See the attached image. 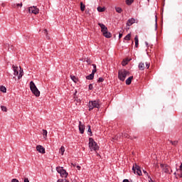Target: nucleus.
<instances>
[{"instance_id": "f257e3e1", "label": "nucleus", "mask_w": 182, "mask_h": 182, "mask_svg": "<svg viewBox=\"0 0 182 182\" xmlns=\"http://www.w3.org/2000/svg\"><path fill=\"white\" fill-rule=\"evenodd\" d=\"M30 90L36 97H39V96H41V92L38 90V87L33 81L30 82Z\"/></svg>"}, {"instance_id": "f03ea898", "label": "nucleus", "mask_w": 182, "mask_h": 182, "mask_svg": "<svg viewBox=\"0 0 182 182\" xmlns=\"http://www.w3.org/2000/svg\"><path fill=\"white\" fill-rule=\"evenodd\" d=\"M129 73H129V71L126 70H119L118 71V78L122 82H124V80H126V77H127V76H129Z\"/></svg>"}, {"instance_id": "7ed1b4c3", "label": "nucleus", "mask_w": 182, "mask_h": 182, "mask_svg": "<svg viewBox=\"0 0 182 182\" xmlns=\"http://www.w3.org/2000/svg\"><path fill=\"white\" fill-rule=\"evenodd\" d=\"M14 70V76H18V79H21L22 76H23V70H21V67L18 68V66L13 65L12 66ZM20 69V73H19Z\"/></svg>"}, {"instance_id": "20e7f679", "label": "nucleus", "mask_w": 182, "mask_h": 182, "mask_svg": "<svg viewBox=\"0 0 182 182\" xmlns=\"http://www.w3.org/2000/svg\"><path fill=\"white\" fill-rule=\"evenodd\" d=\"M89 111L93 110V109H100V105H99V101H90L89 102Z\"/></svg>"}, {"instance_id": "39448f33", "label": "nucleus", "mask_w": 182, "mask_h": 182, "mask_svg": "<svg viewBox=\"0 0 182 182\" xmlns=\"http://www.w3.org/2000/svg\"><path fill=\"white\" fill-rule=\"evenodd\" d=\"M89 146L91 150H94V151H96L99 149V146H97V143L95 141V139L93 138H89Z\"/></svg>"}, {"instance_id": "423d86ee", "label": "nucleus", "mask_w": 182, "mask_h": 182, "mask_svg": "<svg viewBox=\"0 0 182 182\" xmlns=\"http://www.w3.org/2000/svg\"><path fill=\"white\" fill-rule=\"evenodd\" d=\"M132 171H134V174H137V176H142L141 169L139 165L135 164V166L132 167Z\"/></svg>"}, {"instance_id": "0eeeda50", "label": "nucleus", "mask_w": 182, "mask_h": 182, "mask_svg": "<svg viewBox=\"0 0 182 182\" xmlns=\"http://www.w3.org/2000/svg\"><path fill=\"white\" fill-rule=\"evenodd\" d=\"M28 12L29 14H34V15H36L39 14V9L36 8V6H31L28 8Z\"/></svg>"}, {"instance_id": "6e6552de", "label": "nucleus", "mask_w": 182, "mask_h": 182, "mask_svg": "<svg viewBox=\"0 0 182 182\" xmlns=\"http://www.w3.org/2000/svg\"><path fill=\"white\" fill-rule=\"evenodd\" d=\"M161 167L163 168V171L166 173L167 174H171V168L168 166V165H163L161 164Z\"/></svg>"}, {"instance_id": "1a4fd4ad", "label": "nucleus", "mask_w": 182, "mask_h": 182, "mask_svg": "<svg viewBox=\"0 0 182 182\" xmlns=\"http://www.w3.org/2000/svg\"><path fill=\"white\" fill-rule=\"evenodd\" d=\"M36 150L38 151V153H41V154H45V147H43L41 145H37L36 146Z\"/></svg>"}, {"instance_id": "9d476101", "label": "nucleus", "mask_w": 182, "mask_h": 182, "mask_svg": "<svg viewBox=\"0 0 182 182\" xmlns=\"http://www.w3.org/2000/svg\"><path fill=\"white\" fill-rule=\"evenodd\" d=\"M79 131H80V133L81 134H83V133H85V124H82V122H79Z\"/></svg>"}, {"instance_id": "9b49d317", "label": "nucleus", "mask_w": 182, "mask_h": 182, "mask_svg": "<svg viewBox=\"0 0 182 182\" xmlns=\"http://www.w3.org/2000/svg\"><path fill=\"white\" fill-rule=\"evenodd\" d=\"M99 26L101 28V32L102 33H105V32H107V27H106V26L102 23H98Z\"/></svg>"}, {"instance_id": "f8f14e48", "label": "nucleus", "mask_w": 182, "mask_h": 182, "mask_svg": "<svg viewBox=\"0 0 182 182\" xmlns=\"http://www.w3.org/2000/svg\"><path fill=\"white\" fill-rule=\"evenodd\" d=\"M174 174H178V176L182 178V163L179 166V168L176 170V172H175Z\"/></svg>"}, {"instance_id": "ddd939ff", "label": "nucleus", "mask_w": 182, "mask_h": 182, "mask_svg": "<svg viewBox=\"0 0 182 182\" xmlns=\"http://www.w3.org/2000/svg\"><path fill=\"white\" fill-rule=\"evenodd\" d=\"M134 22H136V20L133 18H129L127 21V26H132V25H133V23H134Z\"/></svg>"}, {"instance_id": "4468645a", "label": "nucleus", "mask_w": 182, "mask_h": 182, "mask_svg": "<svg viewBox=\"0 0 182 182\" xmlns=\"http://www.w3.org/2000/svg\"><path fill=\"white\" fill-rule=\"evenodd\" d=\"M102 35L103 36H105V38H109L112 37V33H110V32H109L108 31H105V33H102Z\"/></svg>"}, {"instance_id": "2eb2a0df", "label": "nucleus", "mask_w": 182, "mask_h": 182, "mask_svg": "<svg viewBox=\"0 0 182 182\" xmlns=\"http://www.w3.org/2000/svg\"><path fill=\"white\" fill-rule=\"evenodd\" d=\"M132 80H133V76H130L126 80V85H131Z\"/></svg>"}, {"instance_id": "dca6fc26", "label": "nucleus", "mask_w": 182, "mask_h": 182, "mask_svg": "<svg viewBox=\"0 0 182 182\" xmlns=\"http://www.w3.org/2000/svg\"><path fill=\"white\" fill-rule=\"evenodd\" d=\"M134 41H135V48H139V36H136L134 37Z\"/></svg>"}, {"instance_id": "f3484780", "label": "nucleus", "mask_w": 182, "mask_h": 182, "mask_svg": "<svg viewBox=\"0 0 182 182\" xmlns=\"http://www.w3.org/2000/svg\"><path fill=\"white\" fill-rule=\"evenodd\" d=\"M60 174L61 177H68V173H66V171L65 169H63Z\"/></svg>"}, {"instance_id": "a211bd4d", "label": "nucleus", "mask_w": 182, "mask_h": 182, "mask_svg": "<svg viewBox=\"0 0 182 182\" xmlns=\"http://www.w3.org/2000/svg\"><path fill=\"white\" fill-rule=\"evenodd\" d=\"M93 77H95V75H93V74H90L89 75H87V76L86 77V79H87V80H93Z\"/></svg>"}, {"instance_id": "6ab92c4d", "label": "nucleus", "mask_w": 182, "mask_h": 182, "mask_svg": "<svg viewBox=\"0 0 182 182\" xmlns=\"http://www.w3.org/2000/svg\"><path fill=\"white\" fill-rule=\"evenodd\" d=\"M139 69L140 70H144V63H139Z\"/></svg>"}, {"instance_id": "aec40b11", "label": "nucleus", "mask_w": 182, "mask_h": 182, "mask_svg": "<svg viewBox=\"0 0 182 182\" xmlns=\"http://www.w3.org/2000/svg\"><path fill=\"white\" fill-rule=\"evenodd\" d=\"M115 11L117 14H122V12H123V9L120 7H115Z\"/></svg>"}, {"instance_id": "412c9836", "label": "nucleus", "mask_w": 182, "mask_h": 182, "mask_svg": "<svg viewBox=\"0 0 182 182\" xmlns=\"http://www.w3.org/2000/svg\"><path fill=\"white\" fill-rule=\"evenodd\" d=\"M132 38V34L131 33H129V34H127L125 37H124V41H130V38Z\"/></svg>"}, {"instance_id": "4be33fe9", "label": "nucleus", "mask_w": 182, "mask_h": 182, "mask_svg": "<svg viewBox=\"0 0 182 182\" xmlns=\"http://www.w3.org/2000/svg\"><path fill=\"white\" fill-rule=\"evenodd\" d=\"M0 92H2L3 93H6V87H5V86H1Z\"/></svg>"}, {"instance_id": "5701e85b", "label": "nucleus", "mask_w": 182, "mask_h": 182, "mask_svg": "<svg viewBox=\"0 0 182 182\" xmlns=\"http://www.w3.org/2000/svg\"><path fill=\"white\" fill-rule=\"evenodd\" d=\"M43 136L44 139L48 137V131H46V129H43Z\"/></svg>"}, {"instance_id": "b1692460", "label": "nucleus", "mask_w": 182, "mask_h": 182, "mask_svg": "<svg viewBox=\"0 0 182 182\" xmlns=\"http://www.w3.org/2000/svg\"><path fill=\"white\" fill-rule=\"evenodd\" d=\"M88 127V130H87V133H88V136H92V129L90 128V125L87 126Z\"/></svg>"}, {"instance_id": "393cba45", "label": "nucleus", "mask_w": 182, "mask_h": 182, "mask_svg": "<svg viewBox=\"0 0 182 182\" xmlns=\"http://www.w3.org/2000/svg\"><path fill=\"white\" fill-rule=\"evenodd\" d=\"M86 8V6H85V4H83L82 2L80 3V9L82 11V12H83L85 11V9Z\"/></svg>"}, {"instance_id": "a878e982", "label": "nucleus", "mask_w": 182, "mask_h": 182, "mask_svg": "<svg viewBox=\"0 0 182 182\" xmlns=\"http://www.w3.org/2000/svg\"><path fill=\"white\" fill-rule=\"evenodd\" d=\"M63 169V167H60V166L56 167V171H58V173H59V174H60Z\"/></svg>"}, {"instance_id": "bb28decb", "label": "nucleus", "mask_w": 182, "mask_h": 182, "mask_svg": "<svg viewBox=\"0 0 182 182\" xmlns=\"http://www.w3.org/2000/svg\"><path fill=\"white\" fill-rule=\"evenodd\" d=\"M169 141V143H171V144H172V146H177V144H178V141Z\"/></svg>"}, {"instance_id": "cd10ccee", "label": "nucleus", "mask_w": 182, "mask_h": 182, "mask_svg": "<svg viewBox=\"0 0 182 182\" xmlns=\"http://www.w3.org/2000/svg\"><path fill=\"white\" fill-rule=\"evenodd\" d=\"M43 33H44V35H46V39H50V38H49V36H48V30H47V29H45V30L43 31Z\"/></svg>"}, {"instance_id": "c85d7f7f", "label": "nucleus", "mask_w": 182, "mask_h": 182, "mask_svg": "<svg viewBox=\"0 0 182 182\" xmlns=\"http://www.w3.org/2000/svg\"><path fill=\"white\" fill-rule=\"evenodd\" d=\"M60 152L61 153L62 156H63V154L65 153V146L60 147Z\"/></svg>"}, {"instance_id": "c756f323", "label": "nucleus", "mask_w": 182, "mask_h": 182, "mask_svg": "<svg viewBox=\"0 0 182 182\" xmlns=\"http://www.w3.org/2000/svg\"><path fill=\"white\" fill-rule=\"evenodd\" d=\"M134 0H126L127 5H132Z\"/></svg>"}, {"instance_id": "7c9ffc66", "label": "nucleus", "mask_w": 182, "mask_h": 182, "mask_svg": "<svg viewBox=\"0 0 182 182\" xmlns=\"http://www.w3.org/2000/svg\"><path fill=\"white\" fill-rule=\"evenodd\" d=\"M97 11L98 12H105V8H102V7H97Z\"/></svg>"}, {"instance_id": "2f4dec72", "label": "nucleus", "mask_w": 182, "mask_h": 182, "mask_svg": "<svg viewBox=\"0 0 182 182\" xmlns=\"http://www.w3.org/2000/svg\"><path fill=\"white\" fill-rule=\"evenodd\" d=\"M1 109L2 110V112H6V107L4 106V105H1Z\"/></svg>"}, {"instance_id": "473e14b6", "label": "nucleus", "mask_w": 182, "mask_h": 182, "mask_svg": "<svg viewBox=\"0 0 182 182\" xmlns=\"http://www.w3.org/2000/svg\"><path fill=\"white\" fill-rule=\"evenodd\" d=\"M70 78L73 82H76V77L75 75H70Z\"/></svg>"}, {"instance_id": "72a5a7b5", "label": "nucleus", "mask_w": 182, "mask_h": 182, "mask_svg": "<svg viewBox=\"0 0 182 182\" xmlns=\"http://www.w3.org/2000/svg\"><path fill=\"white\" fill-rule=\"evenodd\" d=\"M129 60H123L122 61V66H126V65H127Z\"/></svg>"}, {"instance_id": "f704fd0d", "label": "nucleus", "mask_w": 182, "mask_h": 182, "mask_svg": "<svg viewBox=\"0 0 182 182\" xmlns=\"http://www.w3.org/2000/svg\"><path fill=\"white\" fill-rule=\"evenodd\" d=\"M145 65H146V69H149L150 68V63L146 62L145 63Z\"/></svg>"}, {"instance_id": "c9c22d12", "label": "nucleus", "mask_w": 182, "mask_h": 182, "mask_svg": "<svg viewBox=\"0 0 182 182\" xmlns=\"http://www.w3.org/2000/svg\"><path fill=\"white\" fill-rule=\"evenodd\" d=\"M88 89H89V90H93V85L90 84L89 87H88Z\"/></svg>"}, {"instance_id": "e433bc0d", "label": "nucleus", "mask_w": 182, "mask_h": 182, "mask_svg": "<svg viewBox=\"0 0 182 182\" xmlns=\"http://www.w3.org/2000/svg\"><path fill=\"white\" fill-rule=\"evenodd\" d=\"M104 81H105V79L102 77L98 79L99 82H104Z\"/></svg>"}, {"instance_id": "4c0bfd02", "label": "nucleus", "mask_w": 182, "mask_h": 182, "mask_svg": "<svg viewBox=\"0 0 182 182\" xmlns=\"http://www.w3.org/2000/svg\"><path fill=\"white\" fill-rule=\"evenodd\" d=\"M96 72H97V69H93L91 74L95 75V73H96Z\"/></svg>"}, {"instance_id": "58836bf2", "label": "nucleus", "mask_w": 182, "mask_h": 182, "mask_svg": "<svg viewBox=\"0 0 182 182\" xmlns=\"http://www.w3.org/2000/svg\"><path fill=\"white\" fill-rule=\"evenodd\" d=\"M57 182H66V179H58Z\"/></svg>"}, {"instance_id": "ea45409f", "label": "nucleus", "mask_w": 182, "mask_h": 182, "mask_svg": "<svg viewBox=\"0 0 182 182\" xmlns=\"http://www.w3.org/2000/svg\"><path fill=\"white\" fill-rule=\"evenodd\" d=\"M155 22L156 29H157V16H156Z\"/></svg>"}, {"instance_id": "a19ab883", "label": "nucleus", "mask_w": 182, "mask_h": 182, "mask_svg": "<svg viewBox=\"0 0 182 182\" xmlns=\"http://www.w3.org/2000/svg\"><path fill=\"white\" fill-rule=\"evenodd\" d=\"M143 173L144 174H145V176H147V177H149V173H147L146 171L143 170Z\"/></svg>"}, {"instance_id": "79ce46f5", "label": "nucleus", "mask_w": 182, "mask_h": 182, "mask_svg": "<svg viewBox=\"0 0 182 182\" xmlns=\"http://www.w3.org/2000/svg\"><path fill=\"white\" fill-rule=\"evenodd\" d=\"M11 182H19V181L16 178H14L11 180Z\"/></svg>"}, {"instance_id": "37998d69", "label": "nucleus", "mask_w": 182, "mask_h": 182, "mask_svg": "<svg viewBox=\"0 0 182 182\" xmlns=\"http://www.w3.org/2000/svg\"><path fill=\"white\" fill-rule=\"evenodd\" d=\"M24 182H29V178H24Z\"/></svg>"}, {"instance_id": "c03bdc74", "label": "nucleus", "mask_w": 182, "mask_h": 182, "mask_svg": "<svg viewBox=\"0 0 182 182\" xmlns=\"http://www.w3.org/2000/svg\"><path fill=\"white\" fill-rule=\"evenodd\" d=\"M123 37V33H119V38L120 39L121 38H122Z\"/></svg>"}, {"instance_id": "a18cd8bd", "label": "nucleus", "mask_w": 182, "mask_h": 182, "mask_svg": "<svg viewBox=\"0 0 182 182\" xmlns=\"http://www.w3.org/2000/svg\"><path fill=\"white\" fill-rule=\"evenodd\" d=\"M76 168H77V170H80V168H81L80 166H79V165H77V166H76Z\"/></svg>"}, {"instance_id": "49530a36", "label": "nucleus", "mask_w": 182, "mask_h": 182, "mask_svg": "<svg viewBox=\"0 0 182 182\" xmlns=\"http://www.w3.org/2000/svg\"><path fill=\"white\" fill-rule=\"evenodd\" d=\"M123 182H129V179H124Z\"/></svg>"}, {"instance_id": "de8ad7c7", "label": "nucleus", "mask_w": 182, "mask_h": 182, "mask_svg": "<svg viewBox=\"0 0 182 182\" xmlns=\"http://www.w3.org/2000/svg\"><path fill=\"white\" fill-rule=\"evenodd\" d=\"M92 67H93V69H96V65L95 64H92Z\"/></svg>"}, {"instance_id": "09e8293b", "label": "nucleus", "mask_w": 182, "mask_h": 182, "mask_svg": "<svg viewBox=\"0 0 182 182\" xmlns=\"http://www.w3.org/2000/svg\"><path fill=\"white\" fill-rule=\"evenodd\" d=\"M17 6H22V3L18 4H17Z\"/></svg>"}, {"instance_id": "8fccbe9b", "label": "nucleus", "mask_w": 182, "mask_h": 182, "mask_svg": "<svg viewBox=\"0 0 182 182\" xmlns=\"http://www.w3.org/2000/svg\"><path fill=\"white\" fill-rule=\"evenodd\" d=\"M145 43H146V46H149V43L147 42H145Z\"/></svg>"}, {"instance_id": "3c124183", "label": "nucleus", "mask_w": 182, "mask_h": 182, "mask_svg": "<svg viewBox=\"0 0 182 182\" xmlns=\"http://www.w3.org/2000/svg\"><path fill=\"white\" fill-rule=\"evenodd\" d=\"M73 164V166L75 167V164Z\"/></svg>"}, {"instance_id": "603ef678", "label": "nucleus", "mask_w": 182, "mask_h": 182, "mask_svg": "<svg viewBox=\"0 0 182 182\" xmlns=\"http://www.w3.org/2000/svg\"><path fill=\"white\" fill-rule=\"evenodd\" d=\"M125 136V137H127V135H124Z\"/></svg>"}, {"instance_id": "864d4df0", "label": "nucleus", "mask_w": 182, "mask_h": 182, "mask_svg": "<svg viewBox=\"0 0 182 182\" xmlns=\"http://www.w3.org/2000/svg\"><path fill=\"white\" fill-rule=\"evenodd\" d=\"M150 1V0H148V1Z\"/></svg>"}]
</instances>
